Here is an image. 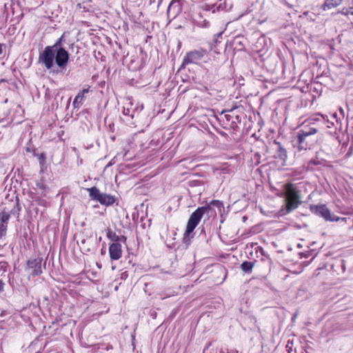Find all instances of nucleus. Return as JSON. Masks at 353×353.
<instances>
[{
    "instance_id": "1",
    "label": "nucleus",
    "mask_w": 353,
    "mask_h": 353,
    "mask_svg": "<svg viewBox=\"0 0 353 353\" xmlns=\"http://www.w3.org/2000/svg\"><path fill=\"white\" fill-rule=\"evenodd\" d=\"M64 41V34L59 38L52 46H46L43 51L39 54V61L44 65L47 70L54 66V50L60 48Z\"/></svg>"
},
{
    "instance_id": "2",
    "label": "nucleus",
    "mask_w": 353,
    "mask_h": 353,
    "mask_svg": "<svg viewBox=\"0 0 353 353\" xmlns=\"http://www.w3.org/2000/svg\"><path fill=\"white\" fill-rule=\"evenodd\" d=\"M203 209L197 208L194 212L190 215L189 220L188 221L186 230L184 233L183 239L185 242H187L189 240L190 235L193 232L195 228L198 225L199 222L203 217Z\"/></svg>"
},
{
    "instance_id": "3",
    "label": "nucleus",
    "mask_w": 353,
    "mask_h": 353,
    "mask_svg": "<svg viewBox=\"0 0 353 353\" xmlns=\"http://www.w3.org/2000/svg\"><path fill=\"white\" fill-rule=\"evenodd\" d=\"M90 198L99 201L101 205L109 206L112 205L115 199L113 196L102 193L96 187H92L88 189Z\"/></svg>"
},
{
    "instance_id": "4",
    "label": "nucleus",
    "mask_w": 353,
    "mask_h": 353,
    "mask_svg": "<svg viewBox=\"0 0 353 353\" xmlns=\"http://www.w3.org/2000/svg\"><path fill=\"white\" fill-rule=\"evenodd\" d=\"M205 54L206 50H192L188 52L183 57L181 67L184 68L188 64H197L199 61L203 58Z\"/></svg>"
},
{
    "instance_id": "5",
    "label": "nucleus",
    "mask_w": 353,
    "mask_h": 353,
    "mask_svg": "<svg viewBox=\"0 0 353 353\" xmlns=\"http://www.w3.org/2000/svg\"><path fill=\"white\" fill-rule=\"evenodd\" d=\"M310 210L327 221H339L340 220V217L332 214L325 205H316L314 208L310 206Z\"/></svg>"
},
{
    "instance_id": "6",
    "label": "nucleus",
    "mask_w": 353,
    "mask_h": 353,
    "mask_svg": "<svg viewBox=\"0 0 353 353\" xmlns=\"http://www.w3.org/2000/svg\"><path fill=\"white\" fill-rule=\"evenodd\" d=\"M69 53L64 48L54 50V62L61 69H65L69 61Z\"/></svg>"
},
{
    "instance_id": "7",
    "label": "nucleus",
    "mask_w": 353,
    "mask_h": 353,
    "mask_svg": "<svg viewBox=\"0 0 353 353\" xmlns=\"http://www.w3.org/2000/svg\"><path fill=\"white\" fill-rule=\"evenodd\" d=\"M309 136V132H303L300 130L298 132L297 140L294 144V147L296 148L297 151H295V154L298 152L301 153L302 152H306L308 147V143L307 141V137Z\"/></svg>"
},
{
    "instance_id": "8",
    "label": "nucleus",
    "mask_w": 353,
    "mask_h": 353,
    "mask_svg": "<svg viewBox=\"0 0 353 353\" xmlns=\"http://www.w3.org/2000/svg\"><path fill=\"white\" fill-rule=\"evenodd\" d=\"M182 10V0H172L168 8V17L175 19Z\"/></svg>"
},
{
    "instance_id": "9",
    "label": "nucleus",
    "mask_w": 353,
    "mask_h": 353,
    "mask_svg": "<svg viewBox=\"0 0 353 353\" xmlns=\"http://www.w3.org/2000/svg\"><path fill=\"white\" fill-rule=\"evenodd\" d=\"M286 199L288 201V210L297 207L299 203V196L296 191L290 185L287 188Z\"/></svg>"
},
{
    "instance_id": "10",
    "label": "nucleus",
    "mask_w": 353,
    "mask_h": 353,
    "mask_svg": "<svg viewBox=\"0 0 353 353\" xmlns=\"http://www.w3.org/2000/svg\"><path fill=\"white\" fill-rule=\"evenodd\" d=\"M110 257L112 260H119L122 256V248L120 243H112L109 247Z\"/></svg>"
},
{
    "instance_id": "11",
    "label": "nucleus",
    "mask_w": 353,
    "mask_h": 353,
    "mask_svg": "<svg viewBox=\"0 0 353 353\" xmlns=\"http://www.w3.org/2000/svg\"><path fill=\"white\" fill-rule=\"evenodd\" d=\"M10 216V214L5 212V210L0 213V239L6 234L7 225Z\"/></svg>"
},
{
    "instance_id": "12",
    "label": "nucleus",
    "mask_w": 353,
    "mask_h": 353,
    "mask_svg": "<svg viewBox=\"0 0 353 353\" xmlns=\"http://www.w3.org/2000/svg\"><path fill=\"white\" fill-rule=\"evenodd\" d=\"M107 237L108 239L113 241V243H120V241H125L126 240V238L124 236H118L116 234L115 232H112L110 229L108 230Z\"/></svg>"
},
{
    "instance_id": "13",
    "label": "nucleus",
    "mask_w": 353,
    "mask_h": 353,
    "mask_svg": "<svg viewBox=\"0 0 353 353\" xmlns=\"http://www.w3.org/2000/svg\"><path fill=\"white\" fill-rule=\"evenodd\" d=\"M199 208L203 209V215H204V214H208L209 216H212L213 214H214V215L216 214V212L214 210V209H213L212 205H211V201L208 204H206L205 205L202 206V207H199Z\"/></svg>"
},
{
    "instance_id": "14",
    "label": "nucleus",
    "mask_w": 353,
    "mask_h": 353,
    "mask_svg": "<svg viewBox=\"0 0 353 353\" xmlns=\"http://www.w3.org/2000/svg\"><path fill=\"white\" fill-rule=\"evenodd\" d=\"M275 143L278 145V152H277L278 157L280 159L285 161L288 157L287 152H286L285 149L282 147V145H281L280 143L276 142Z\"/></svg>"
},
{
    "instance_id": "15",
    "label": "nucleus",
    "mask_w": 353,
    "mask_h": 353,
    "mask_svg": "<svg viewBox=\"0 0 353 353\" xmlns=\"http://www.w3.org/2000/svg\"><path fill=\"white\" fill-rule=\"evenodd\" d=\"M254 266V262L252 261H244L241 265V270L245 273L251 272Z\"/></svg>"
},
{
    "instance_id": "16",
    "label": "nucleus",
    "mask_w": 353,
    "mask_h": 353,
    "mask_svg": "<svg viewBox=\"0 0 353 353\" xmlns=\"http://www.w3.org/2000/svg\"><path fill=\"white\" fill-rule=\"evenodd\" d=\"M194 21L198 26H200L202 28H206L209 25V22L206 19H203L201 14H199L196 17V18L194 19Z\"/></svg>"
},
{
    "instance_id": "17",
    "label": "nucleus",
    "mask_w": 353,
    "mask_h": 353,
    "mask_svg": "<svg viewBox=\"0 0 353 353\" xmlns=\"http://www.w3.org/2000/svg\"><path fill=\"white\" fill-rule=\"evenodd\" d=\"M85 96L83 94H81V92H79L77 95L75 97L72 105L74 108H79L80 105L83 103Z\"/></svg>"
},
{
    "instance_id": "18",
    "label": "nucleus",
    "mask_w": 353,
    "mask_h": 353,
    "mask_svg": "<svg viewBox=\"0 0 353 353\" xmlns=\"http://www.w3.org/2000/svg\"><path fill=\"white\" fill-rule=\"evenodd\" d=\"M343 0H325V6L328 9L336 7L342 3Z\"/></svg>"
},
{
    "instance_id": "19",
    "label": "nucleus",
    "mask_w": 353,
    "mask_h": 353,
    "mask_svg": "<svg viewBox=\"0 0 353 353\" xmlns=\"http://www.w3.org/2000/svg\"><path fill=\"white\" fill-rule=\"evenodd\" d=\"M325 118L323 115L320 114H315L310 116V123H314L316 121L322 122L325 123Z\"/></svg>"
},
{
    "instance_id": "20",
    "label": "nucleus",
    "mask_w": 353,
    "mask_h": 353,
    "mask_svg": "<svg viewBox=\"0 0 353 353\" xmlns=\"http://www.w3.org/2000/svg\"><path fill=\"white\" fill-rule=\"evenodd\" d=\"M211 205H212L213 208H216L219 213H221L224 210L223 203L219 200L211 201Z\"/></svg>"
},
{
    "instance_id": "21",
    "label": "nucleus",
    "mask_w": 353,
    "mask_h": 353,
    "mask_svg": "<svg viewBox=\"0 0 353 353\" xmlns=\"http://www.w3.org/2000/svg\"><path fill=\"white\" fill-rule=\"evenodd\" d=\"M41 261L40 259H30L28 261V268L29 270L37 268L38 265H41Z\"/></svg>"
},
{
    "instance_id": "22",
    "label": "nucleus",
    "mask_w": 353,
    "mask_h": 353,
    "mask_svg": "<svg viewBox=\"0 0 353 353\" xmlns=\"http://www.w3.org/2000/svg\"><path fill=\"white\" fill-rule=\"evenodd\" d=\"M30 270V275L32 276H36L40 274H41V265H39L37 268H34L33 269Z\"/></svg>"
},
{
    "instance_id": "23",
    "label": "nucleus",
    "mask_w": 353,
    "mask_h": 353,
    "mask_svg": "<svg viewBox=\"0 0 353 353\" xmlns=\"http://www.w3.org/2000/svg\"><path fill=\"white\" fill-rule=\"evenodd\" d=\"M14 207L10 210L11 214H19V212L21 210V207L18 203V200H17Z\"/></svg>"
},
{
    "instance_id": "24",
    "label": "nucleus",
    "mask_w": 353,
    "mask_h": 353,
    "mask_svg": "<svg viewBox=\"0 0 353 353\" xmlns=\"http://www.w3.org/2000/svg\"><path fill=\"white\" fill-rule=\"evenodd\" d=\"M8 263L6 261H0V272H5L7 270Z\"/></svg>"
},
{
    "instance_id": "25",
    "label": "nucleus",
    "mask_w": 353,
    "mask_h": 353,
    "mask_svg": "<svg viewBox=\"0 0 353 353\" xmlns=\"http://www.w3.org/2000/svg\"><path fill=\"white\" fill-rule=\"evenodd\" d=\"M90 92V86H88V88H83L81 91H80L79 92H81V94H83L85 96V94L88 93Z\"/></svg>"
},
{
    "instance_id": "26",
    "label": "nucleus",
    "mask_w": 353,
    "mask_h": 353,
    "mask_svg": "<svg viewBox=\"0 0 353 353\" xmlns=\"http://www.w3.org/2000/svg\"><path fill=\"white\" fill-rule=\"evenodd\" d=\"M5 283L2 280H0V294L4 290Z\"/></svg>"
},
{
    "instance_id": "27",
    "label": "nucleus",
    "mask_w": 353,
    "mask_h": 353,
    "mask_svg": "<svg viewBox=\"0 0 353 353\" xmlns=\"http://www.w3.org/2000/svg\"><path fill=\"white\" fill-rule=\"evenodd\" d=\"M318 130L316 128H310V135L316 134Z\"/></svg>"
},
{
    "instance_id": "28",
    "label": "nucleus",
    "mask_w": 353,
    "mask_h": 353,
    "mask_svg": "<svg viewBox=\"0 0 353 353\" xmlns=\"http://www.w3.org/2000/svg\"><path fill=\"white\" fill-rule=\"evenodd\" d=\"M344 13L345 14H353V8H351L350 10H346L345 12L344 11Z\"/></svg>"
},
{
    "instance_id": "29",
    "label": "nucleus",
    "mask_w": 353,
    "mask_h": 353,
    "mask_svg": "<svg viewBox=\"0 0 353 353\" xmlns=\"http://www.w3.org/2000/svg\"><path fill=\"white\" fill-rule=\"evenodd\" d=\"M308 88H309V87H308V85H307V86H306V87H303V88H301V91H302L303 92H307V89H308Z\"/></svg>"
},
{
    "instance_id": "30",
    "label": "nucleus",
    "mask_w": 353,
    "mask_h": 353,
    "mask_svg": "<svg viewBox=\"0 0 353 353\" xmlns=\"http://www.w3.org/2000/svg\"><path fill=\"white\" fill-rule=\"evenodd\" d=\"M3 53V46H2V44L0 43V54H1Z\"/></svg>"
},
{
    "instance_id": "31",
    "label": "nucleus",
    "mask_w": 353,
    "mask_h": 353,
    "mask_svg": "<svg viewBox=\"0 0 353 353\" xmlns=\"http://www.w3.org/2000/svg\"><path fill=\"white\" fill-rule=\"evenodd\" d=\"M85 240H82L81 241V244H85Z\"/></svg>"
},
{
    "instance_id": "32",
    "label": "nucleus",
    "mask_w": 353,
    "mask_h": 353,
    "mask_svg": "<svg viewBox=\"0 0 353 353\" xmlns=\"http://www.w3.org/2000/svg\"><path fill=\"white\" fill-rule=\"evenodd\" d=\"M221 34H222V32H220V33H219V34H217V36H218V37H221Z\"/></svg>"
},
{
    "instance_id": "33",
    "label": "nucleus",
    "mask_w": 353,
    "mask_h": 353,
    "mask_svg": "<svg viewBox=\"0 0 353 353\" xmlns=\"http://www.w3.org/2000/svg\"><path fill=\"white\" fill-rule=\"evenodd\" d=\"M206 351H207V348H205V349L203 350V352L205 353Z\"/></svg>"
},
{
    "instance_id": "34",
    "label": "nucleus",
    "mask_w": 353,
    "mask_h": 353,
    "mask_svg": "<svg viewBox=\"0 0 353 353\" xmlns=\"http://www.w3.org/2000/svg\"><path fill=\"white\" fill-rule=\"evenodd\" d=\"M304 75L303 74H301V78H303Z\"/></svg>"
},
{
    "instance_id": "35",
    "label": "nucleus",
    "mask_w": 353,
    "mask_h": 353,
    "mask_svg": "<svg viewBox=\"0 0 353 353\" xmlns=\"http://www.w3.org/2000/svg\"><path fill=\"white\" fill-rule=\"evenodd\" d=\"M234 353H239L238 350H235Z\"/></svg>"
}]
</instances>
